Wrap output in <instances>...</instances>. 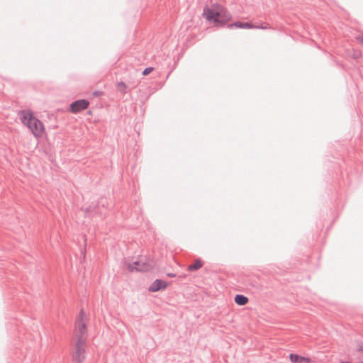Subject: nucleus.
Segmentation results:
<instances>
[{
  "mask_svg": "<svg viewBox=\"0 0 363 363\" xmlns=\"http://www.w3.org/2000/svg\"><path fill=\"white\" fill-rule=\"evenodd\" d=\"M203 16L211 23L216 26H223L232 18L230 12L220 4H213L210 8H205Z\"/></svg>",
  "mask_w": 363,
  "mask_h": 363,
  "instance_id": "f257e3e1",
  "label": "nucleus"
},
{
  "mask_svg": "<svg viewBox=\"0 0 363 363\" xmlns=\"http://www.w3.org/2000/svg\"><path fill=\"white\" fill-rule=\"evenodd\" d=\"M21 123L32 133L34 137L38 138L45 131V127L41 121L35 116L30 109H22L18 111Z\"/></svg>",
  "mask_w": 363,
  "mask_h": 363,
  "instance_id": "f03ea898",
  "label": "nucleus"
},
{
  "mask_svg": "<svg viewBox=\"0 0 363 363\" xmlns=\"http://www.w3.org/2000/svg\"><path fill=\"white\" fill-rule=\"evenodd\" d=\"M86 342H84L82 337L77 338L74 344V351L72 354L73 361L76 363H82L85 359Z\"/></svg>",
  "mask_w": 363,
  "mask_h": 363,
  "instance_id": "7ed1b4c3",
  "label": "nucleus"
},
{
  "mask_svg": "<svg viewBox=\"0 0 363 363\" xmlns=\"http://www.w3.org/2000/svg\"><path fill=\"white\" fill-rule=\"evenodd\" d=\"M140 267H135L130 263H125L127 269L130 272H146L152 270L154 267V263L152 260H147L146 258L141 257L139 259Z\"/></svg>",
  "mask_w": 363,
  "mask_h": 363,
  "instance_id": "20e7f679",
  "label": "nucleus"
},
{
  "mask_svg": "<svg viewBox=\"0 0 363 363\" xmlns=\"http://www.w3.org/2000/svg\"><path fill=\"white\" fill-rule=\"evenodd\" d=\"M84 315V312L82 309L79 314V318L77 320V339L79 337H82L84 342H86V337H87V327L86 323L84 322L83 318Z\"/></svg>",
  "mask_w": 363,
  "mask_h": 363,
  "instance_id": "39448f33",
  "label": "nucleus"
},
{
  "mask_svg": "<svg viewBox=\"0 0 363 363\" xmlns=\"http://www.w3.org/2000/svg\"><path fill=\"white\" fill-rule=\"evenodd\" d=\"M89 106V101L87 99H77L69 104V111L72 113L77 114L82 111L86 110Z\"/></svg>",
  "mask_w": 363,
  "mask_h": 363,
  "instance_id": "423d86ee",
  "label": "nucleus"
},
{
  "mask_svg": "<svg viewBox=\"0 0 363 363\" xmlns=\"http://www.w3.org/2000/svg\"><path fill=\"white\" fill-rule=\"evenodd\" d=\"M168 286V283L162 279H155L148 287V291L150 292H157L159 291L164 290Z\"/></svg>",
  "mask_w": 363,
  "mask_h": 363,
  "instance_id": "0eeeda50",
  "label": "nucleus"
},
{
  "mask_svg": "<svg viewBox=\"0 0 363 363\" xmlns=\"http://www.w3.org/2000/svg\"><path fill=\"white\" fill-rule=\"evenodd\" d=\"M130 88L123 81L117 82L116 83V91L121 96H124Z\"/></svg>",
  "mask_w": 363,
  "mask_h": 363,
  "instance_id": "6e6552de",
  "label": "nucleus"
},
{
  "mask_svg": "<svg viewBox=\"0 0 363 363\" xmlns=\"http://www.w3.org/2000/svg\"><path fill=\"white\" fill-rule=\"evenodd\" d=\"M228 28H244V29H250L255 28V26L252 25L249 23H242V22H235L234 23L229 24L228 26Z\"/></svg>",
  "mask_w": 363,
  "mask_h": 363,
  "instance_id": "1a4fd4ad",
  "label": "nucleus"
},
{
  "mask_svg": "<svg viewBox=\"0 0 363 363\" xmlns=\"http://www.w3.org/2000/svg\"><path fill=\"white\" fill-rule=\"evenodd\" d=\"M234 301L237 305L242 306L247 303L249 299L247 296L242 294H236L234 298Z\"/></svg>",
  "mask_w": 363,
  "mask_h": 363,
  "instance_id": "9d476101",
  "label": "nucleus"
},
{
  "mask_svg": "<svg viewBox=\"0 0 363 363\" xmlns=\"http://www.w3.org/2000/svg\"><path fill=\"white\" fill-rule=\"evenodd\" d=\"M202 265H203V262L201 261V259H198L196 260V262L194 264H190L187 267V270L189 272L197 271L200 268H201Z\"/></svg>",
  "mask_w": 363,
  "mask_h": 363,
  "instance_id": "9b49d317",
  "label": "nucleus"
},
{
  "mask_svg": "<svg viewBox=\"0 0 363 363\" xmlns=\"http://www.w3.org/2000/svg\"><path fill=\"white\" fill-rule=\"evenodd\" d=\"M302 357L303 356L298 354L291 353L289 354V359L292 363H302Z\"/></svg>",
  "mask_w": 363,
  "mask_h": 363,
  "instance_id": "f8f14e48",
  "label": "nucleus"
},
{
  "mask_svg": "<svg viewBox=\"0 0 363 363\" xmlns=\"http://www.w3.org/2000/svg\"><path fill=\"white\" fill-rule=\"evenodd\" d=\"M85 213H89L91 211L97 212V208L96 204L90 205L89 207L84 209Z\"/></svg>",
  "mask_w": 363,
  "mask_h": 363,
  "instance_id": "ddd939ff",
  "label": "nucleus"
},
{
  "mask_svg": "<svg viewBox=\"0 0 363 363\" xmlns=\"http://www.w3.org/2000/svg\"><path fill=\"white\" fill-rule=\"evenodd\" d=\"M106 201L104 199H101L97 203H96V208H98L99 206H102L103 208H106Z\"/></svg>",
  "mask_w": 363,
  "mask_h": 363,
  "instance_id": "4468645a",
  "label": "nucleus"
},
{
  "mask_svg": "<svg viewBox=\"0 0 363 363\" xmlns=\"http://www.w3.org/2000/svg\"><path fill=\"white\" fill-rule=\"evenodd\" d=\"M104 94L102 91L95 90L92 92L91 95L95 97L101 96Z\"/></svg>",
  "mask_w": 363,
  "mask_h": 363,
  "instance_id": "2eb2a0df",
  "label": "nucleus"
},
{
  "mask_svg": "<svg viewBox=\"0 0 363 363\" xmlns=\"http://www.w3.org/2000/svg\"><path fill=\"white\" fill-rule=\"evenodd\" d=\"M153 70L154 69H143V72H142V75L143 76H147L150 73H152Z\"/></svg>",
  "mask_w": 363,
  "mask_h": 363,
  "instance_id": "dca6fc26",
  "label": "nucleus"
},
{
  "mask_svg": "<svg viewBox=\"0 0 363 363\" xmlns=\"http://www.w3.org/2000/svg\"><path fill=\"white\" fill-rule=\"evenodd\" d=\"M311 359L309 357H302V363H311Z\"/></svg>",
  "mask_w": 363,
  "mask_h": 363,
  "instance_id": "f3484780",
  "label": "nucleus"
},
{
  "mask_svg": "<svg viewBox=\"0 0 363 363\" xmlns=\"http://www.w3.org/2000/svg\"><path fill=\"white\" fill-rule=\"evenodd\" d=\"M357 350L358 352H363V342H361L358 344Z\"/></svg>",
  "mask_w": 363,
  "mask_h": 363,
  "instance_id": "a211bd4d",
  "label": "nucleus"
},
{
  "mask_svg": "<svg viewBox=\"0 0 363 363\" xmlns=\"http://www.w3.org/2000/svg\"><path fill=\"white\" fill-rule=\"evenodd\" d=\"M269 28V26H268V24H267L265 26H255V28L267 29V28Z\"/></svg>",
  "mask_w": 363,
  "mask_h": 363,
  "instance_id": "6ab92c4d",
  "label": "nucleus"
},
{
  "mask_svg": "<svg viewBox=\"0 0 363 363\" xmlns=\"http://www.w3.org/2000/svg\"><path fill=\"white\" fill-rule=\"evenodd\" d=\"M130 264H133V266H135V267H140V264L139 259L134 261L133 263H130Z\"/></svg>",
  "mask_w": 363,
  "mask_h": 363,
  "instance_id": "aec40b11",
  "label": "nucleus"
},
{
  "mask_svg": "<svg viewBox=\"0 0 363 363\" xmlns=\"http://www.w3.org/2000/svg\"><path fill=\"white\" fill-rule=\"evenodd\" d=\"M167 277H175L176 274H174V273H168L167 274Z\"/></svg>",
  "mask_w": 363,
  "mask_h": 363,
  "instance_id": "412c9836",
  "label": "nucleus"
},
{
  "mask_svg": "<svg viewBox=\"0 0 363 363\" xmlns=\"http://www.w3.org/2000/svg\"><path fill=\"white\" fill-rule=\"evenodd\" d=\"M340 363H351V362H348V361H344V362H340Z\"/></svg>",
  "mask_w": 363,
  "mask_h": 363,
  "instance_id": "4be33fe9",
  "label": "nucleus"
},
{
  "mask_svg": "<svg viewBox=\"0 0 363 363\" xmlns=\"http://www.w3.org/2000/svg\"><path fill=\"white\" fill-rule=\"evenodd\" d=\"M359 74L361 75V77L363 78V74L362 72L359 73Z\"/></svg>",
  "mask_w": 363,
  "mask_h": 363,
  "instance_id": "5701e85b",
  "label": "nucleus"
},
{
  "mask_svg": "<svg viewBox=\"0 0 363 363\" xmlns=\"http://www.w3.org/2000/svg\"><path fill=\"white\" fill-rule=\"evenodd\" d=\"M170 72L168 73V74H167V77H166V79L169 77Z\"/></svg>",
  "mask_w": 363,
  "mask_h": 363,
  "instance_id": "b1692460",
  "label": "nucleus"
},
{
  "mask_svg": "<svg viewBox=\"0 0 363 363\" xmlns=\"http://www.w3.org/2000/svg\"><path fill=\"white\" fill-rule=\"evenodd\" d=\"M357 363H363V361L359 362H357Z\"/></svg>",
  "mask_w": 363,
  "mask_h": 363,
  "instance_id": "393cba45",
  "label": "nucleus"
}]
</instances>
